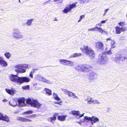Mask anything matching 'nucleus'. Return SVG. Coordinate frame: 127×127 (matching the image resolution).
<instances>
[{
	"label": "nucleus",
	"mask_w": 127,
	"mask_h": 127,
	"mask_svg": "<svg viewBox=\"0 0 127 127\" xmlns=\"http://www.w3.org/2000/svg\"><path fill=\"white\" fill-rule=\"evenodd\" d=\"M80 49L83 53L89 55L91 59H93L95 58V54L94 51L90 47L84 45Z\"/></svg>",
	"instance_id": "1"
},
{
	"label": "nucleus",
	"mask_w": 127,
	"mask_h": 127,
	"mask_svg": "<svg viewBox=\"0 0 127 127\" xmlns=\"http://www.w3.org/2000/svg\"><path fill=\"white\" fill-rule=\"evenodd\" d=\"M30 67V66L27 64H20L15 66L14 68L16 72L18 73H23L26 72L25 69H29Z\"/></svg>",
	"instance_id": "2"
},
{
	"label": "nucleus",
	"mask_w": 127,
	"mask_h": 127,
	"mask_svg": "<svg viewBox=\"0 0 127 127\" xmlns=\"http://www.w3.org/2000/svg\"><path fill=\"white\" fill-rule=\"evenodd\" d=\"M108 58L105 54H101L98 57V62L101 65L106 64L108 62Z\"/></svg>",
	"instance_id": "3"
},
{
	"label": "nucleus",
	"mask_w": 127,
	"mask_h": 127,
	"mask_svg": "<svg viewBox=\"0 0 127 127\" xmlns=\"http://www.w3.org/2000/svg\"><path fill=\"white\" fill-rule=\"evenodd\" d=\"M26 103L30 104L31 106L36 108H39L41 104L39 103L37 100L29 98L26 100Z\"/></svg>",
	"instance_id": "4"
},
{
	"label": "nucleus",
	"mask_w": 127,
	"mask_h": 127,
	"mask_svg": "<svg viewBox=\"0 0 127 127\" xmlns=\"http://www.w3.org/2000/svg\"><path fill=\"white\" fill-rule=\"evenodd\" d=\"M13 31L12 35L14 38L18 39L23 38V35L19 29L17 28H14Z\"/></svg>",
	"instance_id": "5"
},
{
	"label": "nucleus",
	"mask_w": 127,
	"mask_h": 127,
	"mask_svg": "<svg viewBox=\"0 0 127 127\" xmlns=\"http://www.w3.org/2000/svg\"><path fill=\"white\" fill-rule=\"evenodd\" d=\"M77 3V2H76L72 4H70L69 6H67L62 11L65 13L69 12L73 8L76 6V4Z\"/></svg>",
	"instance_id": "6"
},
{
	"label": "nucleus",
	"mask_w": 127,
	"mask_h": 127,
	"mask_svg": "<svg viewBox=\"0 0 127 127\" xmlns=\"http://www.w3.org/2000/svg\"><path fill=\"white\" fill-rule=\"evenodd\" d=\"M20 77L13 74H10L9 75V79L11 81L19 83Z\"/></svg>",
	"instance_id": "7"
},
{
	"label": "nucleus",
	"mask_w": 127,
	"mask_h": 127,
	"mask_svg": "<svg viewBox=\"0 0 127 127\" xmlns=\"http://www.w3.org/2000/svg\"><path fill=\"white\" fill-rule=\"evenodd\" d=\"M59 61L61 62L62 64L64 65L72 66L74 65L73 62L67 60L60 59Z\"/></svg>",
	"instance_id": "8"
},
{
	"label": "nucleus",
	"mask_w": 127,
	"mask_h": 127,
	"mask_svg": "<svg viewBox=\"0 0 127 127\" xmlns=\"http://www.w3.org/2000/svg\"><path fill=\"white\" fill-rule=\"evenodd\" d=\"M30 80V79L28 77H20L19 84H21L24 82H28Z\"/></svg>",
	"instance_id": "9"
},
{
	"label": "nucleus",
	"mask_w": 127,
	"mask_h": 127,
	"mask_svg": "<svg viewBox=\"0 0 127 127\" xmlns=\"http://www.w3.org/2000/svg\"><path fill=\"white\" fill-rule=\"evenodd\" d=\"M18 105L20 107H23L25 106L26 104L25 102V99L24 98H19L18 100Z\"/></svg>",
	"instance_id": "10"
},
{
	"label": "nucleus",
	"mask_w": 127,
	"mask_h": 127,
	"mask_svg": "<svg viewBox=\"0 0 127 127\" xmlns=\"http://www.w3.org/2000/svg\"><path fill=\"white\" fill-rule=\"evenodd\" d=\"M126 59V57L123 55H120L116 57L115 61L117 63H119L120 61H123Z\"/></svg>",
	"instance_id": "11"
},
{
	"label": "nucleus",
	"mask_w": 127,
	"mask_h": 127,
	"mask_svg": "<svg viewBox=\"0 0 127 127\" xmlns=\"http://www.w3.org/2000/svg\"><path fill=\"white\" fill-rule=\"evenodd\" d=\"M92 66L87 64L83 65V69L82 71L84 72H86L90 71L92 68Z\"/></svg>",
	"instance_id": "12"
},
{
	"label": "nucleus",
	"mask_w": 127,
	"mask_h": 127,
	"mask_svg": "<svg viewBox=\"0 0 127 127\" xmlns=\"http://www.w3.org/2000/svg\"><path fill=\"white\" fill-rule=\"evenodd\" d=\"M88 78L89 80H92L95 79V77L96 74L92 71H90L89 72Z\"/></svg>",
	"instance_id": "13"
},
{
	"label": "nucleus",
	"mask_w": 127,
	"mask_h": 127,
	"mask_svg": "<svg viewBox=\"0 0 127 127\" xmlns=\"http://www.w3.org/2000/svg\"><path fill=\"white\" fill-rule=\"evenodd\" d=\"M126 29L125 28H120L119 26H117L115 28L116 33L117 34H120L121 32H124L126 31Z\"/></svg>",
	"instance_id": "14"
},
{
	"label": "nucleus",
	"mask_w": 127,
	"mask_h": 127,
	"mask_svg": "<svg viewBox=\"0 0 127 127\" xmlns=\"http://www.w3.org/2000/svg\"><path fill=\"white\" fill-rule=\"evenodd\" d=\"M95 46L98 49L102 50L103 49L104 44L101 42H97L95 43Z\"/></svg>",
	"instance_id": "15"
},
{
	"label": "nucleus",
	"mask_w": 127,
	"mask_h": 127,
	"mask_svg": "<svg viewBox=\"0 0 127 127\" xmlns=\"http://www.w3.org/2000/svg\"><path fill=\"white\" fill-rule=\"evenodd\" d=\"M80 112L78 111H72L70 112V114L72 115H76L77 116H79V118L81 117L84 116V113L80 115Z\"/></svg>",
	"instance_id": "16"
},
{
	"label": "nucleus",
	"mask_w": 127,
	"mask_h": 127,
	"mask_svg": "<svg viewBox=\"0 0 127 127\" xmlns=\"http://www.w3.org/2000/svg\"><path fill=\"white\" fill-rule=\"evenodd\" d=\"M57 116V115L56 114H54L53 117L48 118L47 120L48 121L50 122L51 123L54 124V122L56 120Z\"/></svg>",
	"instance_id": "17"
},
{
	"label": "nucleus",
	"mask_w": 127,
	"mask_h": 127,
	"mask_svg": "<svg viewBox=\"0 0 127 127\" xmlns=\"http://www.w3.org/2000/svg\"><path fill=\"white\" fill-rule=\"evenodd\" d=\"M0 120L6 121L7 122L9 121L8 117L7 116H3V114L0 112Z\"/></svg>",
	"instance_id": "18"
},
{
	"label": "nucleus",
	"mask_w": 127,
	"mask_h": 127,
	"mask_svg": "<svg viewBox=\"0 0 127 127\" xmlns=\"http://www.w3.org/2000/svg\"><path fill=\"white\" fill-rule=\"evenodd\" d=\"M0 64L1 66L4 67H6L7 65V63L1 57H0Z\"/></svg>",
	"instance_id": "19"
},
{
	"label": "nucleus",
	"mask_w": 127,
	"mask_h": 127,
	"mask_svg": "<svg viewBox=\"0 0 127 127\" xmlns=\"http://www.w3.org/2000/svg\"><path fill=\"white\" fill-rule=\"evenodd\" d=\"M18 100L16 101L15 100L12 99L9 102V105L13 107H14L16 106L17 104Z\"/></svg>",
	"instance_id": "20"
},
{
	"label": "nucleus",
	"mask_w": 127,
	"mask_h": 127,
	"mask_svg": "<svg viewBox=\"0 0 127 127\" xmlns=\"http://www.w3.org/2000/svg\"><path fill=\"white\" fill-rule=\"evenodd\" d=\"M5 90L8 93L11 95H13L14 94L15 91V90L12 88L11 89H6Z\"/></svg>",
	"instance_id": "21"
},
{
	"label": "nucleus",
	"mask_w": 127,
	"mask_h": 127,
	"mask_svg": "<svg viewBox=\"0 0 127 127\" xmlns=\"http://www.w3.org/2000/svg\"><path fill=\"white\" fill-rule=\"evenodd\" d=\"M107 42H108V41H111V48H114L116 46L115 44V42L112 40L110 38H108L106 39Z\"/></svg>",
	"instance_id": "22"
},
{
	"label": "nucleus",
	"mask_w": 127,
	"mask_h": 127,
	"mask_svg": "<svg viewBox=\"0 0 127 127\" xmlns=\"http://www.w3.org/2000/svg\"><path fill=\"white\" fill-rule=\"evenodd\" d=\"M67 117L66 115H59L57 117L59 120L61 121H63L65 120V118Z\"/></svg>",
	"instance_id": "23"
},
{
	"label": "nucleus",
	"mask_w": 127,
	"mask_h": 127,
	"mask_svg": "<svg viewBox=\"0 0 127 127\" xmlns=\"http://www.w3.org/2000/svg\"><path fill=\"white\" fill-rule=\"evenodd\" d=\"M96 31H98V32H100L102 34H105L107 33L106 31L103 30L101 28H98L97 26H96Z\"/></svg>",
	"instance_id": "24"
},
{
	"label": "nucleus",
	"mask_w": 127,
	"mask_h": 127,
	"mask_svg": "<svg viewBox=\"0 0 127 127\" xmlns=\"http://www.w3.org/2000/svg\"><path fill=\"white\" fill-rule=\"evenodd\" d=\"M99 121V119L97 117L95 116L92 117L91 124L93 125L94 124Z\"/></svg>",
	"instance_id": "25"
},
{
	"label": "nucleus",
	"mask_w": 127,
	"mask_h": 127,
	"mask_svg": "<svg viewBox=\"0 0 127 127\" xmlns=\"http://www.w3.org/2000/svg\"><path fill=\"white\" fill-rule=\"evenodd\" d=\"M84 119L82 120H80L81 122H84L85 121H90L91 122L92 117H91L88 116H85L84 117Z\"/></svg>",
	"instance_id": "26"
},
{
	"label": "nucleus",
	"mask_w": 127,
	"mask_h": 127,
	"mask_svg": "<svg viewBox=\"0 0 127 127\" xmlns=\"http://www.w3.org/2000/svg\"><path fill=\"white\" fill-rule=\"evenodd\" d=\"M42 77L40 75L38 74L35 76V79L36 80L41 81H42Z\"/></svg>",
	"instance_id": "27"
},
{
	"label": "nucleus",
	"mask_w": 127,
	"mask_h": 127,
	"mask_svg": "<svg viewBox=\"0 0 127 127\" xmlns=\"http://www.w3.org/2000/svg\"><path fill=\"white\" fill-rule=\"evenodd\" d=\"M75 68L77 70L82 71V70H83V65L77 66Z\"/></svg>",
	"instance_id": "28"
},
{
	"label": "nucleus",
	"mask_w": 127,
	"mask_h": 127,
	"mask_svg": "<svg viewBox=\"0 0 127 127\" xmlns=\"http://www.w3.org/2000/svg\"><path fill=\"white\" fill-rule=\"evenodd\" d=\"M34 20L33 19H31L27 20V22L26 23V25L27 26H30L32 24V22Z\"/></svg>",
	"instance_id": "29"
},
{
	"label": "nucleus",
	"mask_w": 127,
	"mask_h": 127,
	"mask_svg": "<svg viewBox=\"0 0 127 127\" xmlns=\"http://www.w3.org/2000/svg\"><path fill=\"white\" fill-rule=\"evenodd\" d=\"M44 91L46 92V94H48L49 95L52 94L51 90L49 89L45 88L44 89Z\"/></svg>",
	"instance_id": "30"
},
{
	"label": "nucleus",
	"mask_w": 127,
	"mask_h": 127,
	"mask_svg": "<svg viewBox=\"0 0 127 127\" xmlns=\"http://www.w3.org/2000/svg\"><path fill=\"white\" fill-rule=\"evenodd\" d=\"M82 55V54L80 53H75L73 55H72L71 56V57H78L79 56H80Z\"/></svg>",
	"instance_id": "31"
},
{
	"label": "nucleus",
	"mask_w": 127,
	"mask_h": 127,
	"mask_svg": "<svg viewBox=\"0 0 127 127\" xmlns=\"http://www.w3.org/2000/svg\"><path fill=\"white\" fill-rule=\"evenodd\" d=\"M41 81L48 84L51 83L49 81L47 80L45 78L43 77H42Z\"/></svg>",
	"instance_id": "32"
},
{
	"label": "nucleus",
	"mask_w": 127,
	"mask_h": 127,
	"mask_svg": "<svg viewBox=\"0 0 127 127\" xmlns=\"http://www.w3.org/2000/svg\"><path fill=\"white\" fill-rule=\"evenodd\" d=\"M70 96H69V97H73V98H78V97L76 96L75 95L74 93L71 92L70 91Z\"/></svg>",
	"instance_id": "33"
},
{
	"label": "nucleus",
	"mask_w": 127,
	"mask_h": 127,
	"mask_svg": "<svg viewBox=\"0 0 127 127\" xmlns=\"http://www.w3.org/2000/svg\"><path fill=\"white\" fill-rule=\"evenodd\" d=\"M62 91L65 94L67 95L68 96H71L70 94H69L70 91H69L65 89H62Z\"/></svg>",
	"instance_id": "34"
},
{
	"label": "nucleus",
	"mask_w": 127,
	"mask_h": 127,
	"mask_svg": "<svg viewBox=\"0 0 127 127\" xmlns=\"http://www.w3.org/2000/svg\"><path fill=\"white\" fill-rule=\"evenodd\" d=\"M18 119L21 121L24 122H27V119L25 118L22 117H19Z\"/></svg>",
	"instance_id": "35"
},
{
	"label": "nucleus",
	"mask_w": 127,
	"mask_h": 127,
	"mask_svg": "<svg viewBox=\"0 0 127 127\" xmlns=\"http://www.w3.org/2000/svg\"><path fill=\"white\" fill-rule=\"evenodd\" d=\"M4 55L8 59L10 57V54L9 52H6L4 54Z\"/></svg>",
	"instance_id": "36"
},
{
	"label": "nucleus",
	"mask_w": 127,
	"mask_h": 127,
	"mask_svg": "<svg viewBox=\"0 0 127 127\" xmlns=\"http://www.w3.org/2000/svg\"><path fill=\"white\" fill-rule=\"evenodd\" d=\"M53 1L57 3H62V0H53Z\"/></svg>",
	"instance_id": "37"
},
{
	"label": "nucleus",
	"mask_w": 127,
	"mask_h": 127,
	"mask_svg": "<svg viewBox=\"0 0 127 127\" xmlns=\"http://www.w3.org/2000/svg\"><path fill=\"white\" fill-rule=\"evenodd\" d=\"M22 88L24 90H28L29 88V86L28 85L26 86H23L22 87Z\"/></svg>",
	"instance_id": "38"
},
{
	"label": "nucleus",
	"mask_w": 127,
	"mask_h": 127,
	"mask_svg": "<svg viewBox=\"0 0 127 127\" xmlns=\"http://www.w3.org/2000/svg\"><path fill=\"white\" fill-rule=\"evenodd\" d=\"M88 31H96V26L94 28L89 29L88 30Z\"/></svg>",
	"instance_id": "39"
},
{
	"label": "nucleus",
	"mask_w": 127,
	"mask_h": 127,
	"mask_svg": "<svg viewBox=\"0 0 127 127\" xmlns=\"http://www.w3.org/2000/svg\"><path fill=\"white\" fill-rule=\"evenodd\" d=\"M125 23L124 22H121L119 23L118 24V25L121 26H123L125 25Z\"/></svg>",
	"instance_id": "40"
},
{
	"label": "nucleus",
	"mask_w": 127,
	"mask_h": 127,
	"mask_svg": "<svg viewBox=\"0 0 127 127\" xmlns=\"http://www.w3.org/2000/svg\"><path fill=\"white\" fill-rule=\"evenodd\" d=\"M84 17H85L84 15H82L81 16H80V18L79 19V20L78 21V22H80L82 19L84 18Z\"/></svg>",
	"instance_id": "41"
},
{
	"label": "nucleus",
	"mask_w": 127,
	"mask_h": 127,
	"mask_svg": "<svg viewBox=\"0 0 127 127\" xmlns=\"http://www.w3.org/2000/svg\"><path fill=\"white\" fill-rule=\"evenodd\" d=\"M33 113V111H32L30 110L29 111H27L25 112V113H26L27 114H32Z\"/></svg>",
	"instance_id": "42"
},
{
	"label": "nucleus",
	"mask_w": 127,
	"mask_h": 127,
	"mask_svg": "<svg viewBox=\"0 0 127 127\" xmlns=\"http://www.w3.org/2000/svg\"><path fill=\"white\" fill-rule=\"evenodd\" d=\"M100 103V102L99 101L96 99H95L94 104H99Z\"/></svg>",
	"instance_id": "43"
},
{
	"label": "nucleus",
	"mask_w": 127,
	"mask_h": 127,
	"mask_svg": "<svg viewBox=\"0 0 127 127\" xmlns=\"http://www.w3.org/2000/svg\"><path fill=\"white\" fill-rule=\"evenodd\" d=\"M87 101H88V103L89 104L92 103V99H90V98H87Z\"/></svg>",
	"instance_id": "44"
},
{
	"label": "nucleus",
	"mask_w": 127,
	"mask_h": 127,
	"mask_svg": "<svg viewBox=\"0 0 127 127\" xmlns=\"http://www.w3.org/2000/svg\"><path fill=\"white\" fill-rule=\"evenodd\" d=\"M111 49H112V48H110L106 47V48L105 50V52L106 53H107L106 51H108L109 50H109H111Z\"/></svg>",
	"instance_id": "45"
},
{
	"label": "nucleus",
	"mask_w": 127,
	"mask_h": 127,
	"mask_svg": "<svg viewBox=\"0 0 127 127\" xmlns=\"http://www.w3.org/2000/svg\"><path fill=\"white\" fill-rule=\"evenodd\" d=\"M83 3H86L89 2L88 0H81Z\"/></svg>",
	"instance_id": "46"
},
{
	"label": "nucleus",
	"mask_w": 127,
	"mask_h": 127,
	"mask_svg": "<svg viewBox=\"0 0 127 127\" xmlns=\"http://www.w3.org/2000/svg\"><path fill=\"white\" fill-rule=\"evenodd\" d=\"M107 54L108 55H111L112 54V52L111 51V49L110 50H109L108 51H106Z\"/></svg>",
	"instance_id": "47"
},
{
	"label": "nucleus",
	"mask_w": 127,
	"mask_h": 127,
	"mask_svg": "<svg viewBox=\"0 0 127 127\" xmlns=\"http://www.w3.org/2000/svg\"><path fill=\"white\" fill-rule=\"evenodd\" d=\"M44 3H45H45H46V4L49 3L50 4H51V0H49L48 1H47L46 2H44Z\"/></svg>",
	"instance_id": "48"
},
{
	"label": "nucleus",
	"mask_w": 127,
	"mask_h": 127,
	"mask_svg": "<svg viewBox=\"0 0 127 127\" xmlns=\"http://www.w3.org/2000/svg\"><path fill=\"white\" fill-rule=\"evenodd\" d=\"M56 97L55 99V100H57V101H59L60 100V98H59L58 96H57Z\"/></svg>",
	"instance_id": "49"
},
{
	"label": "nucleus",
	"mask_w": 127,
	"mask_h": 127,
	"mask_svg": "<svg viewBox=\"0 0 127 127\" xmlns=\"http://www.w3.org/2000/svg\"><path fill=\"white\" fill-rule=\"evenodd\" d=\"M109 10V9H106L105 10L104 12V13L103 14V16H104L106 13L107 11L108 10Z\"/></svg>",
	"instance_id": "50"
},
{
	"label": "nucleus",
	"mask_w": 127,
	"mask_h": 127,
	"mask_svg": "<svg viewBox=\"0 0 127 127\" xmlns=\"http://www.w3.org/2000/svg\"><path fill=\"white\" fill-rule=\"evenodd\" d=\"M36 70H37V69L33 68L32 70V71H31L30 72L32 73H34L35 71Z\"/></svg>",
	"instance_id": "51"
},
{
	"label": "nucleus",
	"mask_w": 127,
	"mask_h": 127,
	"mask_svg": "<svg viewBox=\"0 0 127 127\" xmlns=\"http://www.w3.org/2000/svg\"><path fill=\"white\" fill-rule=\"evenodd\" d=\"M33 73H31V72L30 73V74H29V76L31 78H33Z\"/></svg>",
	"instance_id": "52"
},
{
	"label": "nucleus",
	"mask_w": 127,
	"mask_h": 127,
	"mask_svg": "<svg viewBox=\"0 0 127 127\" xmlns=\"http://www.w3.org/2000/svg\"><path fill=\"white\" fill-rule=\"evenodd\" d=\"M90 99H92V104H94L95 100L93 99L92 98H90Z\"/></svg>",
	"instance_id": "53"
},
{
	"label": "nucleus",
	"mask_w": 127,
	"mask_h": 127,
	"mask_svg": "<svg viewBox=\"0 0 127 127\" xmlns=\"http://www.w3.org/2000/svg\"><path fill=\"white\" fill-rule=\"evenodd\" d=\"M53 96L54 99H55V98L56 97L58 96L57 95L55 94V93L53 94Z\"/></svg>",
	"instance_id": "54"
},
{
	"label": "nucleus",
	"mask_w": 127,
	"mask_h": 127,
	"mask_svg": "<svg viewBox=\"0 0 127 127\" xmlns=\"http://www.w3.org/2000/svg\"><path fill=\"white\" fill-rule=\"evenodd\" d=\"M99 26L100 27H101V26H102V24H101L100 23L97 24L96 25V26Z\"/></svg>",
	"instance_id": "55"
},
{
	"label": "nucleus",
	"mask_w": 127,
	"mask_h": 127,
	"mask_svg": "<svg viewBox=\"0 0 127 127\" xmlns=\"http://www.w3.org/2000/svg\"><path fill=\"white\" fill-rule=\"evenodd\" d=\"M62 101H60L58 102V104H59L60 105H62Z\"/></svg>",
	"instance_id": "56"
},
{
	"label": "nucleus",
	"mask_w": 127,
	"mask_h": 127,
	"mask_svg": "<svg viewBox=\"0 0 127 127\" xmlns=\"http://www.w3.org/2000/svg\"><path fill=\"white\" fill-rule=\"evenodd\" d=\"M106 21V20H104V21H102L101 22V24H102L104 23H105Z\"/></svg>",
	"instance_id": "57"
},
{
	"label": "nucleus",
	"mask_w": 127,
	"mask_h": 127,
	"mask_svg": "<svg viewBox=\"0 0 127 127\" xmlns=\"http://www.w3.org/2000/svg\"><path fill=\"white\" fill-rule=\"evenodd\" d=\"M3 102H6L7 101V100L6 99H4L3 100Z\"/></svg>",
	"instance_id": "58"
},
{
	"label": "nucleus",
	"mask_w": 127,
	"mask_h": 127,
	"mask_svg": "<svg viewBox=\"0 0 127 127\" xmlns=\"http://www.w3.org/2000/svg\"><path fill=\"white\" fill-rule=\"evenodd\" d=\"M77 122L80 125H81V123H82V122H80H80Z\"/></svg>",
	"instance_id": "59"
},
{
	"label": "nucleus",
	"mask_w": 127,
	"mask_h": 127,
	"mask_svg": "<svg viewBox=\"0 0 127 127\" xmlns=\"http://www.w3.org/2000/svg\"><path fill=\"white\" fill-rule=\"evenodd\" d=\"M31 120H29L28 119H27V121L30 122H31Z\"/></svg>",
	"instance_id": "60"
},
{
	"label": "nucleus",
	"mask_w": 127,
	"mask_h": 127,
	"mask_svg": "<svg viewBox=\"0 0 127 127\" xmlns=\"http://www.w3.org/2000/svg\"><path fill=\"white\" fill-rule=\"evenodd\" d=\"M54 103H55L56 104H58V102H57L55 101L54 102Z\"/></svg>",
	"instance_id": "61"
},
{
	"label": "nucleus",
	"mask_w": 127,
	"mask_h": 127,
	"mask_svg": "<svg viewBox=\"0 0 127 127\" xmlns=\"http://www.w3.org/2000/svg\"><path fill=\"white\" fill-rule=\"evenodd\" d=\"M87 99H85V101H87Z\"/></svg>",
	"instance_id": "62"
},
{
	"label": "nucleus",
	"mask_w": 127,
	"mask_h": 127,
	"mask_svg": "<svg viewBox=\"0 0 127 127\" xmlns=\"http://www.w3.org/2000/svg\"><path fill=\"white\" fill-rule=\"evenodd\" d=\"M19 2L20 3V0H19Z\"/></svg>",
	"instance_id": "63"
},
{
	"label": "nucleus",
	"mask_w": 127,
	"mask_h": 127,
	"mask_svg": "<svg viewBox=\"0 0 127 127\" xmlns=\"http://www.w3.org/2000/svg\"><path fill=\"white\" fill-rule=\"evenodd\" d=\"M55 20V21H57V20H56V19L55 20Z\"/></svg>",
	"instance_id": "64"
}]
</instances>
